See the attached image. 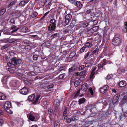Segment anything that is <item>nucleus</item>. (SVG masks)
Wrapping results in <instances>:
<instances>
[{"instance_id": "obj_1", "label": "nucleus", "mask_w": 127, "mask_h": 127, "mask_svg": "<svg viewBox=\"0 0 127 127\" xmlns=\"http://www.w3.org/2000/svg\"><path fill=\"white\" fill-rule=\"evenodd\" d=\"M11 107V104L10 102L7 101L5 103L4 106V108L7 113L10 114L13 113V112L10 109Z\"/></svg>"}, {"instance_id": "obj_2", "label": "nucleus", "mask_w": 127, "mask_h": 127, "mask_svg": "<svg viewBox=\"0 0 127 127\" xmlns=\"http://www.w3.org/2000/svg\"><path fill=\"white\" fill-rule=\"evenodd\" d=\"M11 61L7 63V64L9 67H13V66H14L17 65V58L16 57H13L11 58Z\"/></svg>"}, {"instance_id": "obj_3", "label": "nucleus", "mask_w": 127, "mask_h": 127, "mask_svg": "<svg viewBox=\"0 0 127 127\" xmlns=\"http://www.w3.org/2000/svg\"><path fill=\"white\" fill-rule=\"evenodd\" d=\"M52 2V0H46L44 2V9H50Z\"/></svg>"}, {"instance_id": "obj_4", "label": "nucleus", "mask_w": 127, "mask_h": 127, "mask_svg": "<svg viewBox=\"0 0 127 127\" xmlns=\"http://www.w3.org/2000/svg\"><path fill=\"white\" fill-rule=\"evenodd\" d=\"M107 64V61L105 59H104L102 62L99 63L97 65L98 70H99L101 68H103L105 69V68L103 66Z\"/></svg>"}, {"instance_id": "obj_5", "label": "nucleus", "mask_w": 127, "mask_h": 127, "mask_svg": "<svg viewBox=\"0 0 127 127\" xmlns=\"http://www.w3.org/2000/svg\"><path fill=\"white\" fill-rule=\"evenodd\" d=\"M121 43L120 39L117 37H115L112 41V44L114 45L117 46L120 44Z\"/></svg>"}, {"instance_id": "obj_6", "label": "nucleus", "mask_w": 127, "mask_h": 127, "mask_svg": "<svg viewBox=\"0 0 127 127\" xmlns=\"http://www.w3.org/2000/svg\"><path fill=\"white\" fill-rule=\"evenodd\" d=\"M72 18V16L70 14H68L65 17V23L67 25L70 21Z\"/></svg>"}, {"instance_id": "obj_7", "label": "nucleus", "mask_w": 127, "mask_h": 127, "mask_svg": "<svg viewBox=\"0 0 127 127\" xmlns=\"http://www.w3.org/2000/svg\"><path fill=\"white\" fill-rule=\"evenodd\" d=\"M120 96V95L119 94H117L114 96L112 100V103L113 104H117V101L119 98Z\"/></svg>"}, {"instance_id": "obj_8", "label": "nucleus", "mask_w": 127, "mask_h": 127, "mask_svg": "<svg viewBox=\"0 0 127 127\" xmlns=\"http://www.w3.org/2000/svg\"><path fill=\"white\" fill-rule=\"evenodd\" d=\"M108 85H107L104 86L100 88V92L102 93L105 92L108 89Z\"/></svg>"}, {"instance_id": "obj_9", "label": "nucleus", "mask_w": 127, "mask_h": 127, "mask_svg": "<svg viewBox=\"0 0 127 127\" xmlns=\"http://www.w3.org/2000/svg\"><path fill=\"white\" fill-rule=\"evenodd\" d=\"M19 91L20 94L24 95H26L27 94L28 92V89L26 87H24L21 89Z\"/></svg>"}, {"instance_id": "obj_10", "label": "nucleus", "mask_w": 127, "mask_h": 127, "mask_svg": "<svg viewBox=\"0 0 127 127\" xmlns=\"http://www.w3.org/2000/svg\"><path fill=\"white\" fill-rule=\"evenodd\" d=\"M70 26H67L64 28L63 29V32L65 34L69 33L71 30Z\"/></svg>"}, {"instance_id": "obj_11", "label": "nucleus", "mask_w": 127, "mask_h": 127, "mask_svg": "<svg viewBox=\"0 0 127 127\" xmlns=\"http://www.w3.org/2000/svg\"><path fill=\"white\" fill-rule=\"evenodd\" d=\"M108 114L106 112H101L99 113L100 117L101 119H103L107 117Z\"/></svg>"}, {"instance_id": "obj_12", "label": "nucleus", "mask_w": 127, "mask_h": 127, "mask_svg": "<svg viewBox=\"0 0 127 127\" xmlns=\"http://www.w3.org/2000/svg\"><path fill=\"white\" fill-rule=\"evenodd\" d=\"M8 78V77L7 76H4L2 79V83L3 86L6 88L7 85H6L7 80Z\"/></svg>"}, {"instance_id": "obj_13", "label": "nucleus", "mask_w": 127, "mask_h": 127, "mask_svg": "<svg viewBox=\"0 0 127 127\" xmlns=\"http://www.w3.org/2000/svg\"><path fill=\"white\" fill-rule=\"evenodd\" d=\"M56 27V26L50 24L48 27V31L51 32L55 31Z\"/></svg>"}, {"instance_id": "obj_14", "label": "nucleus", "mask_w": 127, "mask_h": 127, "mask_svg": "<svg viewBox=\"0 0 127 127\" xmlns=\"http://www.w3.org/2000/svg\"><path fill=\"white\" fill-rule=\"evenodd\" d=\"M60 105V101L59 100L56 99L55 100L54 102V106L57 109Z\"/></svg>"}, {"instance_id": "obj_15", "label": "nucleus", "mask_w": 127, "mask_h": 127, "mask_svg": "<svg viewBox=\"0 0 127 127\" xmlns=\"http://www.w3.org/2000/svg\"><path fill=\"white\" fill-rule=\"evenodd\" d=\"M83 17V16L82 15L78 14L76 18L77 19L75 20V21L76 22H80L82 21Z\"/></svg>"}, {"instance_id": "obj_16", "label": "nucleus", "mask_w": 127, "mask_h": 127, "mask_svg": "<svg viewBox=\"0 0 127 127\" xmlns=\"http://www.w3.org/2000/svg\"><path fill=\"white\" fill-rule=\"evenodd\" d=\"M97 68V67L96 66L94 67L93 69L91 72V75L90 76L91 78H93L94 75L95 73V71L96 70Z\"/></svg>"}, {"instance_id": "obj_17", "label": "nucleus", "mask_w": 127, "mask_h": 127, "mask_svg": "<svg viewBox=\"0 0 127 127\" xmlns=\"http://www.w3.org/2000/svg\"><path fill=\"white\" fill-rule=\"evenodd\" d=\"M126 85V82L124 81H121L118 83L119 86L121 87L125 86Z\"/></svg>"}, {"instance_id": "obj_18", "label": "nucleus", "mask_w": 127, "mask_h": 127, "mask_svg": "<svg viewBox=\"0 0 127 127\" xmlns=\"http://www.w3.org/2000/svg\"><path fill=\"white\" fill-rule=\"evenodd\" d=\"M17 40V39L14 38L9 39L6 41V43H12Z\"/></svg>"}, {"instance_id": "obj_19", "label": "nucleus", "mask_w": 127, "mask_h": 127, "mask_svg": "<svg viewBox=\"0 0 127 127\" xmlns=\"http://www.w3.org/2000/svg\"><path fill=\"white\" fill-rule=\"evenodd\" d=\"M88 88V86L87 84H84L82 85L81 87V89L84 91H86Z\"/></svg>"}, {"instance_id": "obj_20", "label": "nucleus", "mask_w": 127, "mask_h": 127, "mask_svg": "<svg viewBox=\"0 0 127 127\" xmlns=\"http://www.w3.org/2000/svg\"><path fill=\"white\" fill-rule=\"evenodd\" d=\"M4 34L6 35H11V32H10L9 30L8 29L6 30H4L3 31Z\"/></svg>"}, {"instance_id": "obj_21", "label": "nucleus", "mask_w": 127, "mask_h": 127, "mask_svg": "<svg viewBox=\"0 0 127 127\" xmlns=\"http://www.w3.org/2000/svg\"><path fill=\"white\" fill-rule=\"evenodd\" d=\"M35 97V95L32 94L29 95L28 97V99L30 101H32L34 99Z\"/></svg>"}, {"instance_id": "obj_22", "label": "nucleus", "mask_w": 127, "mask_h": 127, "mask_svg": "<svg viewBox=\"0 0 127 127\" xmlns=\"http://www.w3.org/2000/svg\"><path fill=\"white\" fill-rule=\"evenodd\" d=\"M10 84L12 87H15L17 85V82L15 80H12L10 82Z\"/></svg>"}, {"instance_id": "obj_23", "label": "nucleus", "mask_w": 127, "mask_h": 127, "mask_svg": "<svg viewBox=\"0 0 127 127\" xmlns=\"http://www.w3.org/2000/svg\"><path fill=\"white\" fill-rule=\"evenodd\" d=\"M22 31L24 33H25L28 32L29 30L27 27L24 26L22 28Z\"/></svg>"}, {"instance_id": "obj_24", "label": "nucleus", "mask_w": 127, "mask_h": 127, "mask_svg": "<svg viewBox=\"0 0 127 127\" xmlns=\"http://www.w3.org/2000/svg\"><path fill=\"white\" fill-rule=\"evenodd\" d=\"M27 116L28 117V119L29 120L32 121H34V120L35 119V117L34 116L32 115L31 114H30L28 116L27 115Z\"/></svg>"}, {"instance_id": "obj_25", "label": "nucleus", "mask_w": 127, "mask_h": 127, "mask_svg": "<svg viewBox=\"0 0 127 127\" xmlns=\"http://www.w3.org/2000/svg\"><path fill=\"white\" fill-rule=\"evenodd\" d=\"M76 5L77 7L80 9H81L83 6L82 4L80 1H77L76 3Z\"/></svg>"}, {"instance_id": "obj_26", "label": "nucleus", "mask_w": 127, "mask_h": 127, "mask_svg": "<svg viewBox=\"0 0 127 127\" xmlns=\"http://www.w3.org/2000/svg\"><path fill=\"white\" fill-rule=\"evenodd\" d=\"M5 98V95L3 93L0 92V100H4Z\"/></svg>"}, {"instance_id": "obj_27", "label": "nucleus", "mask_w": 127, "mask_h": 127, "mask_svg": "<svg viewBox=\"0 0 127 127\" xmlns=\"http://www.w3.org/2000/svg\"><path fill=\"white\" fill-rule=\"evenodd\" d=\"M50 24L56 26V20L54 18H52L50 20Z\"/></svg>"}, {"instance_id": "obj_28", "label": "nucleus", "mask_w": 127, "mask_h": 127, "mask_svg": "<svg viewBox=\"0 0 127 127\" xmlns=\"http://www.w3.org/2000/svg\"><path fill=\"white\" fill-rule=\"evenodd\" d=\"M85 101V99L84 98L80 99L79 100V104L80 105L82 103H84Z\"/></svg>"}, {"instance_id": "obj_29", "label": "nucleus", "mask_w": 127, "mask_h": 127, "mask_svg": "<svg viewBox=\"0 0 127 127\" xmlns=\"http://www.w3.org/2000/svg\"><path fill=\"white\" fill-rule=\"evenodd\" d=\"M16 3V2L14 1L10 2L9 5H8V7L12 8L13 6L15 5V4Z\"/></svg>"}, {"instance_id": "obj_30", "label": "nucleus", "mask_w": 127, "mask_h": 127, "mask_svg": "<svg viewBox=\"0 0 127 127\" xmlns=\"http://www.w3.org/2000/svg\"><path fill=\"white\" fill-rule=\"evenodd\" d=\"M59 36V34L58 33H55L54 34L52 35L51 36V37L52 39L56 38L58 37Z\"/></svg>"}, {"instance_id": "obj_31", "label": "nucleus", "mask_w": 127, "mask_h": 127, "mask_svg": "<svg viewBox=\"0 0 127 127\" xmlns=\"http://www.w3.org/2000/svg\"><path fill=\"white\" fill-rule=\"evenodd\" d=\"M28 75L29 76L31 75L32 76H35L37 75V74L34 72L32 71L29 72Z\"/></svg>"}, {"instance_id": "obj_32", "label": "nucleus", "mask_w": 127, "mask_h": 127, "mask_svg": "<svg viewBox=\"0 0 127 127\" xmlns=\"http://www.w3.org/2000/svg\"><path fill=\"white\" fill-rule=\"evenodd\" d=\"M122 29L124 32L125 30L126 31L125 32H126L127 30V22H125L124 23V26Z\"/></svg>"}, {"instance_id": "obj_33", "label": "nucleus", "mask_w": 127, "mask_h": 127, "mask_svg": "<svg viewBox=\"0 0 127 127\" xmlns=\"http://www.w3.org/2000/svg\"><path fill=\"white\" fill-rule=\"evenodd\" d=\"M87 71L86 70H85L81 72L80 74V75L83 77H85L86 75V72Z\"/></svg>"}, {"instance_id": "obj_34", "label": "nucleus", "mask_w": 127, "mask_h": 127, "mask_svg": "<svg viewBox=\"0 0 127 127\" xmlns=\"http://www.w3.org/2000/svg\"><path fill=\"white\" fill-rule=\"evenodd\" d=\"M26 4L25 1H21L19 3V6L23 7L25 6Z\"/></svg>"}, {"instance_id": "obj_35", "label": "nucleus", "mask_w": 127, "mask_h": 127, "mask_svg": "<svg viewBox=\"0 0 127 127\" xmlns=\"http://www.w3.org/2000/svg\"><path fill=\"white\" fill-rule=\"evenodd\" d=\"M6 9L3 8L0 11V15H2L6 11Z\"/></svg>"}, {"instance_id": "obj_36", "label": "nucleus", "mask_w": 127, "mask_h": 127, "mask_svg": "<svg viewBox=\"0 0 127 127\" xmlns=\"http://www.w3.org/2000/svg\"><path fill=\"white\" fill-rule=\"evenodd\" d=\"M91 44H90L89 42H87L85 44L84 46L86 48V47L89 48L91 47Z\"/></svg>"}, {"instance_id": "obj_37", "label": "nucleus", "mask_w": 127, "mask_h": 127, "mask_svg": "<svg viewBox=\"0 0 127 127\" xmlns=\"http://www.w3.org/2000/svg\"><path fill=\"white\" fill-rule=\"evenodd\" d=\"M54 127H59L60 124L57 121H55L54 123Z\"/></svg>"}, {"instance_id": "obj_38", "label": "nucleus", "mask_w": 127, "mask_h": 127, "mask_svg": "<svg viewBox=\"0 0 127 127\" xmlns=\"http://www.w3.org/2000/svg\"><path fill=\"white\" fill-rule=\"evenodd\" d=\"M25 83L28 86H30L32 84L31 81L28 80H25Z\"/></svg>"}, {"instance_id": "obj_39", "label": "nucleus", "mask_w": 127, "mask_h": 127, "mask_svg": "<svg viewBox=\"0 0 127 127\" xmlns=\"http://www.w3.org/2000/svg\"><path fill=\"white\" fill-rule=\"evenodd\" d=\"M98 28L97 26H95L93 27L90 30H92L94 32H96L98 30Z\"/></svg>"}, {"instance_id": "obj_40", "label": "nucleus", "mask_w": 127, "mask_h": 127, "mask_svg": "<svg viewBox=\"0 0 127 127\" xmlns=\"http://www.w3.org/2000/svg\"><path fill=\"white\" fill-rule=\"evenodd\" d=\"M80 90H79L77 91L76 92L74 93L75 95L74 97L75 98L77 97L79 94L80 93Z\"/></svg>"}, {"instance_id": "obj_41", "label": "nucleus", "mask_w": 127, "mask_h": 127, "mask_svg": "<svg viewBox=\"0 0 127 127\" xmlns=\"http://www.w3.org/2000/svg\"><path fill=\"white\" fill-rule=\"evenodd\" d=\"M67 115V112L66 111V109H65L63 113V115L64 117V119H66Z\"/></svg>"}, {"instance_id": "obj_42", "label": "nucleus", "mask_w": 127, "mask_h": 127, "mask_svg": "<svg viewBox=\"0 0 127 127\" xmlns=\"http://www.w3.org/2000/svg\"><path fill=\"white\" fill-rule=\"evenodd\" d=\"M38 13L37 12H34L31 15V17L32 18H34L36 17L38 15Z\"/></svg>"}, {"instance_id": "obj_43", "label": "nucleus", "mask_w": 127, "mask_h": 127, "mask_svg": "<svg viewBox=\"0 0 127 127\" xmlns=\"http://www.w3.org/2000/svg\"><path fill=\"white\" fill-rule=\"evenodd\" d=\"M98 49L96 48L93 51L92 53L93 54H95L96 55H97L98 53Z\"/></svg>"}, {"instance_id": "obj_44", "label": "nucleus", "mask_w": 127, "mask_h": 127, "mask_svg": "<svg viewBox=\"0 0 127 127\" xmlns=\"http://www.w3.org/2000/svg\"><path fill=\"white\" fill-rule=\"evenodd\" d=\"M40 97V96L39 95L37 96V97L36 98L35 100L33 102V103L34 104H36V103L38 102Z\"/></svg>"}, {"instance_id": "obj_45", "label": "nucleus", "mask_w": 127, "mask_h": 127, "mask_svg": "<svg viewBox=\"0 0 127 127\" xmlns=\"http://www.w3.org/2000/svg\"><path fill=\"white\" fill-rule=\"evenodd\" d=\"M65 68V67L64 66H62L59 68L58 69V72H60L61 71L64 69Z\"/></svg>"}, {"instance_id": "obj_46", "label": "nucleus", "mask_w": 127, "mask_h": 127, "mask_svg": "<svg viewBox=\"0 0 127 127\" xmlns=\"http://www.w3.org/2000/svg\"><path fill=\"white\" fill-rule=\"evenodd\" d=\"M75 70V68L73 67L70 68L69 69V72L71 73L73 72Z\"/></svg>"}, {"instance_id": "obj_47", "label": "nucleus", "mask_w": 127, "mask_h": 127, "mask_svg": "<svg viewBox=\"0 0 127 127\" xmlns=\"http://www.w3.org/2000/svg\"><path fill=\"white\" fill-rule=\"evenodd\" d=\"M123 100L124 102H127V95H125L123 98Z\"/></svg>"}, {"instance_id": "obj_48", "label": "nucleus", "mask_w": 127, "mask_h": 127, "mask_svg": "<svg viewBox=\"0 0 127 127\" xmlns=\"http://www.w3.org/2000/svg\"><path fill=\"white\" fill-rule=\"evenodd\" d=\"M79 84V82L78 80L76 81L74 83V85L76 87H77Z\"/></svg>"}, {"instance_id": "obj_49", "label": "nucleus", "mask_w": 127, "mask_h": 127, "mask_svg": "<svg viewBox=\"0 0 127 127\" xmlns=\"http://www.w3.org/2000/svg\"><path fill=\"white\" fill-rule=\"evenodd\" d=\"M86 48L85 47V46H84L83 47L81 48L80 49V51L81 53H82L83 52Z\"/></svg>"}, {"instance_id": "obj_50", "label": "nucleus", "mask_w": 127, "mask_h": 127, "mask_svg": "<svg viewBox=\"0 0 127 127\" xmlns=\"http://www.w3.org/2000/svg\"><path fill=\"white\" fill-rule=\"evenodd\" d=\"M53 86L54 85L53 84H51L47 85L46 87L47 89H50L53 88Z\"/></svg>"}, {"instance_id": "obj_51", "label": "nucleus", "mask_w": 127, "mask_h": 127, "mask_svg": "<svg viewBox=\"0 0 127 127\" xmlns=\"http://www.w3.org/2000/svg\"><path fill=\"white\" fill-rule=\"evenodd\" d=\"M38 56L37 55H34L33 57V60H37Z\"/></svg>"}, {"instance_id": "obj_52", "label": "nucleus", "mask_w": 127, "mask_h": 127, "mask_svg": "<svg viewBox=\"0 0 127 127\" xmlns=\"http://www.w3.org/2000/svg\"><path fill=\"white\" fill-rule=\"evenodd\" d=\"M75 54V53L74 52L71 53L69 56V57L70 58H71L72 57H73L74 56Z\"/></svg>"}, {"instance_id": "obj_53", "label": "nucleus", "mask_w": 127, "mask_h": 127, "mask_svg": "<svg viewBox=\"0 0 127 127\" xmlns=\"http://www.w3.org/2000/svg\"><path fill=\"white\" fill-rule=\"evenodd\" d=\"M89 25V24L88 22H85L83 23V26L84 27H86Z\"/></svg>"}, {"instance_id": "obj_54", "label": "nucleus", "mask_w": 127, "mask_h": 127, "mask_svg": "<svg viewBox=\"0 0 127 127\" xmlns=\"http://www.w3.org/2000/svg\"><path fill=\"white\" fill-rule=\"evenodd\" d=\"M90 54V52L88 51L87 53L84 56V58L85 59L89 57V55Z\"/></svg>"}, {"instance_id": "obj_55", "label": "nucleus", "mask_w": 127, "mask_h": 127, "mask_svg": "<svg viewBox=\"0 0 127 127\" xmlns=\"http://www.w3.org/2000/svg\"><path fill=\"white\" fill-rule=\"evenodd\" d=\"M89 91L90 92V93L92 95H93V90L91 88H90L89 89Z\"/></svg>"}, {"instance_id": "obj_56", "label": "nucleus", "mask_w": 127, "mask_h": 127, "mask_svg": "<svg viewBox=\"0 0 127 127\" xmlns=\"http://www.w3.org/2000/svg\"><path fill=\"white\" fill-rule=\"evenodd\" d=\"M15 19L14 18H12L11 19L10 21V22L13 24H15Z\"/></svg>"}, {"instance_id": "obj_57", "label": "nucleus", "mask_w": 127, "mask_h": 127, "mask_svg": "<svg viewBox=\"0 0 127 127\" xmlns=\"http://www.w3.org/2000/svg\"><path fill=\"white\" fill-rule=\"evenodd\" d=\"M17 63L19 64H21L22 63V62L21 60L17 59Z\"/></svg>"}, {"instance_id": "obj_58", "label": "nucleus", "mask_w": 127, "mask_h": 127, "mask_svg": "<svg viewBox=\"0 0 127 127\" xmlns=\"http://www.w3.org/2000/svg\"><path fill=\"white\" fill-rule=\"evenodd\" d=\"M64 119L66 120V121L67 123H70L71 122V120L70 118H68L67 117H66V119Z\"/></svg>"}, {"instance_id": "obj_59", "label": "nucleus", "mask_w": 127, "mask_h": 127, "mask_svg": "<svg viewBox=\"0 0 127 127\" xmlns=\"http://www.w3.org/2000/svg\"><path fill=\"white\" fill-rule=\"evenodd\" d=\"M16 103L19 107H21L23 105L22 104L21 102H17Z\"/></svg>"}, {"instance_id": "obj_60", "label": "nucleus", "mask_w": 127, "mask_h": 127, "mask_svg": "<svg viewBox=\"0 0 127 127\" xmlns=\"http://www.w3.org/2000/svg\"><path fill=\"white\" fill-rule=\"evenodd\" d=\"M68 1L72 4H75L76 2V0H68Z\"/></svg>"}, {"instance_id": "obj_61", "label": "nucleus", "mask_w": 127, "mask_h": 127, "mask_svg": "<svg viewBox=\"0 0 127 127\" xmlns=\"http://www.w3.org/2000/svg\"><path fill=\"white\" fill-rule=\"evenodd\" d=\"M84 66L83 65L80 66L79 67V68L80 70H82L83 69H84Z\"/></svg>"}, {"instance_id": "obj_62", "label": "nucleus", "mask_w": 127, "mask_h": 127, "mask_svg": "<svg viewBox=\"0 0 127 127\" xmlns=\"http://www.w3.org/2000/svg\"><path fill=\"white\" fill-rule=\"evenodd\" d=\"M59 78L60 79H61L63 78L64 77V74H60L59 75Z\"/></svg>"}, {"instance_id": "obj_63", "label": "nucleus", "mask_w": 127, "mask_h": 127, "mask_svg": "<svg viewBox=\"0 0 127 127\" xmlns=\"http://www.w3.org/2000/svg\"><path fill=\"white\" fill-rule=\"evenodd\" d=\"M48 112L50 114H51L53 112L52 109H49L48 110Z\"/></svg>"}, {"instance_id": "obj_64", "label": "nucleus", "mask_w": 127, "mask_h": 127, "mask_svg": "<svg viewBox=\"0 0 127 127\" xmlns=\"http://www.w3.org/2000/svg\"><path fill=\"white\" fill-rule=\"evenodd\" d=\"M8 46H9L8 45L6 44L5 45L3 46L2 47V49H5L6 48H7L8 47Z\"/></svg>"}]
</instances>
